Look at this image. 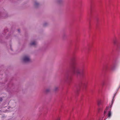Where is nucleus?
<instances>
[{
	"label": "nucleus",
	"instance_id": "nucleus-5",
	"mask_svg": "<svg viewBox=\"0 0 120 120\" xmlns=\"http://www.w3.org/2000/svg\"><path fill=\"white\" fill-rule=\"evenodd\" d=\"M98 105H100L101 103V101L100 100H99L98 101Z\"/></svg>",
	"mask_w": 120,
	"mask_h": 120
},
{
	"label": "nucleus",
	"instance_id": "nucleus-2",
	"mask_svg": "<svg viewBox=\"0 0 120 120\" xmlns=\"http://www.w3.org/2000/svg\"><path fill=\"white\" fill-rule=\"evenodd\" d=\"M22 61L24 63H27L31 61L30 56L28 55H25L22 58Z\"/></svg>",
	"mask_w": 120,
	"mask_h": 120
},
{
	"label": "nucleus",
	"instance_id": "nucleus-8",
	"mask_svg": "<svg viewBox=\"0 0 120 120\" xmlns=\"http://www.w3.org/2000/svg\"><path fill=\"white\" fill-rule=\"evenodd\" d=\"M50 91V89H47L45 90V91L46 92H48Z\"/></svg>",
	"mask_w": 120,
	"mask_h": 120
},
{
	"label": "nucleus",
	"instance_id": "nucleus-1",
	"mask_svg": "<svg viewBox=\"0 0 120 120\" xmlns=\"http://www.w3.org/2000/svg\"><path fill=\"white\" fill-rule=\"evenodd\" d=\"M72 69L73 73L74 74L78 75L80 74V68L76 63H75L73 64L72 66Z\"/></svg>",
	"mask_w": 120,
	"mask_h": 120
},
{
	"label": "nucleus",
	"instance_id": "nucleus-12",
	"mask_svg": "<svg viewBox=\"0 0 120 120\" xmlns=\"http://www.w3.org/2000/svg\"><path fill=\"white\" fill-rule=\"evenodd\" d=\"M106 112V111H105L104 112V114H105Z\"/></svg>",
	"mask_w": 120,
	"mask_h": 120
},
{
	"label": "nucleus",
	"instance_id": "nucleus-11",
	"mask_svg": "<svg viewBox=\"0 0 120 120\" xmlns=\"http://www.w3.org/2000/svg\"><path fill=\"white\" fill-rule=\"evenodd\" d=\"M38 4V3H36L35 4V6H36L37 5V4Z\"/></svg>",
	"mask_w": 120,
	"mask_h": 120
},
{
	"label": "nucleus",
	"instance_id": "nucleus-6",
	"mask_svg": "<svg viewBox=\"0 0 120 120\" xmlns=\"http://www.w3.org/2000/svg\"><path fill=\"white\" fill-rule=\"evenodd\" d=\"M111 115V112L110 111H109L108 113V117H110Z\"/></svg>",
	"mask_w": 120,
	"mask_h": 120
},
{
	"label": "nucleus",
	"instance_id": "nucleus-4",
	"mask_svg": "<svg viewBox=\"0 0 120 120\" xmlns=\"http://www.w3.org/2000/svg\"><path fill=\"white\" fill-rule=\"evenodd\" d=\"M57 1L58 3L60 4L63 2V0H57Z\"/></svg>",
	"mask_w": 120,
	"mask_h": 120
},
{
	"label": "nucleus",
	"instance_id": "nucleus-9",
	"mask_svg": "<svg viewBox=\"0 0 120 120\" xmlns=\"http://www.w3.org/2000/svg\"><path fill=\"white\" fill-rule=\"evenodd\" d=\"M109 107H107L106 108V109L108 110L109 109Z\"/></svg>",
	"mask_w": 120,
	"mask_h": 120
},
{
	"label": "nucleus",
	"instance_id": "nucleus-13",
	"mask_svg": "<svg viewBox=\"0 0 120 120\" xmlns=\"http://www.w3.org/2000/svg\"><path fill=\"white\" fill-rule=\"evenodd\" d=\"M111 69H112V70H114V69L112 67V68Z\"/></svg>",
	"mask_w": 120,
	"mask_h": 120
},
{
	"label": "nucleus",
	"instance_id": "nucleus-7",
	"mask_svg": "<svg viewBox=\"0 0 120 120\" xmlns=\"http://www.w3.org/2000/svg\"><path fill=\"white\" fill-rule=\"evenodd\" d=\"M58 87H55V88L54 89V90L55 91H56V90H58Z\"/></svg>",
	"mask_w": 120,
	"mask_h": 120
},
{
	"label": "nucleus",
	"instance_id": "nucleus-3",
	"mask_svg": "<svg viewBox=\"0 0 120 120\" xmlns=\"http://www.w3.org/2000/svg\"><path fill=\"white\" fill-rule=\"evenodd\" d=\"M37 42L35 41H33L30 43V44L31 45H37Z\"/></svg>",
	"mask_w": 120,
	"mask_h": 120
},
{
	"label": "nucleus",
	"instance_id": "nucleus-10",
	"mask_svg": "<svg viewBox=\"0 0 120 120\" xmlns=\"http://www.w3.org/2000/svg\"><path fill=\"white\" fill-rule=\"evenodd\" d=\"M0 101H2V98L0 99Z\"/></svg>",
	"mask_w": 120,
	"mask_h": 120
}]
</instances>
